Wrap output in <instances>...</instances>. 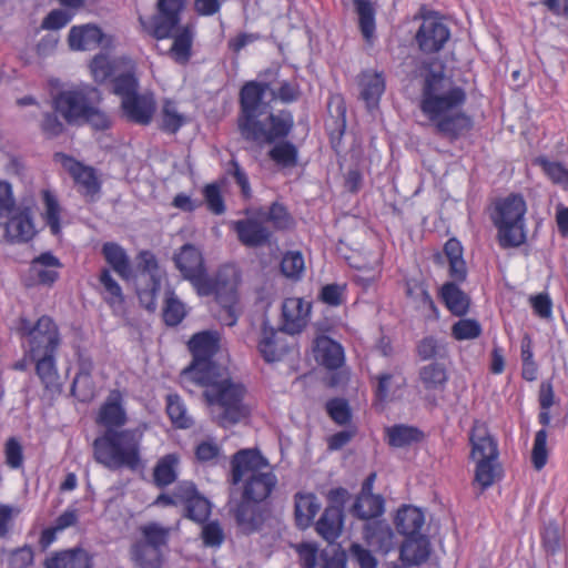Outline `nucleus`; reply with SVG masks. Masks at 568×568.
<instances>
[{
	"mask_svg": "<svg viewBox=\"0 0 568 568\" xmlns=\"http://www.w3.org/2000/svg\"><path fill=\"white\" fill-rule=\"evenodd\" d=\"M280 268L282 274L290 280H301L305 271L304 256L300 251L286 252L281 261Z\"/></svg>",
	"mask_w": 568,
	"mask_h": 568,
	"instance_id": "obj_50",
	"label": "nucleus"
},
{
	"mask_svg": "<svg viewBox=\"0 0 568 568\" xmlns=\"http://www.w3.org/2000/svg\"><path fill=\"white\" fill-rule=\"evenodd\" d=\"M429 541L424 535L406 537L400 546L399 558L407 566H415L426 561L429 557Z\"/></svg>",
	"mask_w": 568,
	"mask_h": 568,
	"instance_id": "obj_29",
	"label": "nucleus"
},
{
	"mask_svg": "<svg viewBox=\"0 0 568 568\" xmlns=\"http://www.w3.org/2000/svg\"><path fill=\"white\" fill-rule=\"evenodd\" d=\"M548 433L546 429H539L535 434L531 449V464L536 470H541L548 462L547 449Z\"/></svg>",
	"mask_w": 568,
	"mask_h": 568,
	"instance_id": "obj_54",
	"label": "nucleus"
},
{
	"mask_svg": "<svg viewBox=\"0 0 568 568\" xmlns=\"http://www.w3.org/2000/svg\"><path fill=\"white\" fill-rule=\"evenodd\" d=\"M99 282L103 287L102 298L113 311L124 304V294L120 284L112 277L109 268H102Z\"/></svg>",
	"mask_w": 568,
	"mask_h": 568,
	"instance_id": "obj_40",
	"label": "nucleus"
},
{
	"mask_svg": "<svg viewBox=\"0 0 568 568\" xmlns=\"http://www.w3.org/2000/svg\"><path fill=\"white\" fill-rule=\"evenodd\" d=\"M374 381L373 393L375 406H384L398 389H402L406 385V379L400 374L396 377L392 373H381L374 377Z\"/></svg>",
	"mask_w": 568,
	"mask_h": 568,
	"instance_id": "obj_33",
	"label": "nucleus"
},
{
	"mask_svg": "<svg viewBox=\"0 0 568 568\" xmlns=\"http://www.w3.org/2000/svg\"><path fill=\"white\" fill-rule=\"evenodd\" d=\"M181 506L184 509V517L199 524H204L211 515V503L202 496L195 484L184 480V489L181 490Z\"/></svg>",
	"mask_w": 568,
	"mask_h": 568,
	"instance_id": "obj_23",
	"label": "nucleus"
},
{
	"mask_svg": "<svg viewBox=\"0 0 568 568\" xmlns=\"http://www.w3.org/2000/svg\"><path fill=\"white\" fill-rule=\"evenodd\" d=\"M97 93L89 87L62 90L53 97L54 112L70 125L89 124L95 131H105L111 126V120L93 100L92 95Z\"/></svg>",
	"mask_w": 568,
	"mask_h": 568,
	"instance_id": "obj_8",
	"label": "nucleus"
},
{
	"mask_svg": "<svg viewBox=\"0 0 568 568\" xmlns=\"http://www.w3.org/2000/svg\"><path fill=\"white\" fill-rule=\"evenodd\" d=\"M313 353L315 361L329 371L339 368L345 361L342 345L325 335L315 338Z\"/></svg>",
	"mask_w": 568,
	"mask_h": 568,
	"instance_id": "obj_25",
	"label": "nucleus"
},
{
	"mask_svg": "<svg viewBox=\"0 0 568 568\" xmlns=\"http://www.w3.org/2000/svg\"><path fill=\"white\" fill-rule=\"evenodd\" d=\"M6 464L18 469L23 464V449L21 443L16 437H10L4 444Z\"/></svg>",
	"mask_w": 568,
	"mask_h": 568,
	"instance_id": "obj_58",
	"label": "nucleus"
},
{
	"mask_svg": "<svg viewBox=\"0 0 568 568\" xmlns=\"http://www.w3.org/2000/svg\"><path fill=\"white\" fill-rule=\"evenodd\" d=\"M405 296L413 305L415 311L422 313L427 320H437L439 317L438 307L433 300L428 284L423 277H406L404 280Z\"/></svg>",
	"mask_w": 568,
	"mask_h": 568,
	"instance_id": "obj_19",
	"label": "nucleus"
},
{
	"mask_svg": "<svg viewBox=\"0 0 568 568\" xmlns=\"http://www.w3.org/2000/svg\"><path fill=\"white\" fill-rule=\"evenodd\" d=\"M102 255L122 280H129L131 277L132 268L130 258L121 245L114 242H105L102 245Z\"/></svg>",
	"mask_w": 568,
	"mask_h": 568,
	"instance_id": "obj_35",
	"label": "nucleus"
},
{
	"mask_svg": "<svg viewBox=\"0 0 568 568\" xmlns=\"http://www.w3.org/2000/svg\"><path fill=\"white\" fill-rule=\"evenodd\" d=\"M180 456L170 453L160 457L153 468V483L159 488H165L174 484L179 476Z\"/></svg>",
	"mask_w": 568,
	"mask_h": 568,
	"instance_id": "obj_34",
	"label": "nucleus"
},
{
	"mask_svg": "<svg viewBox=\"0 0 568 568\" xmlns=\"http://www.w3.org/2000/svg\"><path fill=\"white\" fill-rule=\"evenodd\" d=\"M54 156L70 173L74 183L79 185V192L84 197L93 201L101 191V182L97 176L95 170L64 153H55Z\"/></svg>",
	"mask_w": 568,
	"mask_h": 568,
	"instance_id": "obj_17",
	"label": "nucleus"
},
{
	"mask_svg": "<svg viewBox=\"0 0 568 568\" xmlns=\"http://www.w3.org/2000/svg\"><path fill=\"white\" fill-rule=\"evenodd\" d=\"M221 446L212 438L199 442L194 447V455L200 464L217 460L221 455Z\"/></svg>",
	"mask_w": 568,
	"mask_h": 568,
	"instance_id": "obj_56",
	"label": "nucleus"
},
{
	"mask_svg": "<svg viewBox=\"0 0 568 568\" xmlns=\"http://www.w3.org/2000/svg\"><path fill=\"white\" fill-rule=\"evenodd\" d=\"M526 213L527 204L519 193L494 201L489 217L497 231L496 240L500 248H517L527 242Z\"/></svg>",
	"mask_w": 568,
	"mask_h": 568,
	"instance_id": "obj_10",
	"label": "nucleus"
},
{
	"mask_svg": "<svg viewBox=\"0 0 568 568\" xmlns=\"http://www.w3.org/2000/svg\"><path fill=\"white\" fill-rule=\"evenodd\" d=\"M321 508L313 493H297L294 497V517L297 528H308Z\"/></svg>",
	"mask_w": 568,
	"mask_h": 568,
	"instance_id": "obj_30",
	"label": "nucleus"
},
{
	"mask_svg": "<svg viewBox=\"0 0 568 568\" xmlns=\"http://www.w3.org/2000/svg\"><path fill=\"white\" fill-rule=\"evenodd\" d=\"M302 568H316L318 548L312 542H302L295 547Z\"/></svg>",
	"mask_w": 568,
	"mask_h": 568,
	"instance_id": "obj_62",
	"label": "nucleus"
},
{
	"mask_svg": "<svg viewBox=\"0 0 568 568\" xmlns=\"http://www.w3.org/2000/svg\"><path fill=\"white\" fill-rule=\"evenodd\" d=\"M185 316V305L176 297L172 290H168L162 312L163 322L168 326H178Z\"/></svg>",
	"mask_w": 568,
	"mask_h": 568,
	"instance_id": "obj_47",
	"label": "nucleus"
},
{
	"mask_svg": "<svg viewBox=\"0 0 568 568\" xmlns=\"http://www.w3.org/2000/svg\"><path fill=\"white\" fill-rule=\"evenodd\" d=\"M16 331L22 339L27 341L26 359L36 361V324L26 317H20Z\"/></svg>",
	"mask_w": 568,
	"mask_h": 568,
	"instance_id": "obj_55",
	"label": "nucleus"
},
{
	"mask_svg": "<svg viewBox=\"0 0 568 568\" xmlns=\"http://www.w3.org/2000/svg\"><path fill=\"white\" fill-rule=\"evenodd\" d=\"M311 304L301 297H287L282 305V331L291 335L301 333L307 325Z\"/></svg>",
	"mask_w": 568,
	"mask_h": 568,
	"instance_id": "obj_22",
	"label": "nucleus"
},
{
	"mask_svg": "<svg viewBox=\"0 0 568 568\" xmlns=\"http://www.w3.org/2000/svg\"><path fill=\"white\" fill-rule=\"evenodd\" d=\"M325 410L329 418L338 426L352 424V408L345 398L334 397L326 402Z\"/></svg>",
	"mask_w": 568,
	"mask_h": 568,
	"instance_id": "obj_48",
	"label": "nucleus"
},
{
	"mask_svg": "<svg viewBox=\"0 0 568 568\" xmlns=\"http://www.w3.org/2000/svg\"><path fill=\"white\" fill-rule=\"evenodd\" d=\"M175 267L201 296L214 295L220 305L216 318L222 325L234 326L241 314L237 287L241 274L233 264L219 267L214 276L207 274L202 252L193 244L182 245L173 256Z\"/></svg>",
	"mask_w": 568,
	"mask_h": 568,
	"instance_id": "obj_3",
	"label": "nucleus"
},
{
	"mask_svg": "<svg viewBox=\"0 0 568 568\" xmlns=\"http://www.w3.org/2000/svg\"><path fill=\"white\" fill-rule=\"evenodd\" d=\"M123 116L131 123L149 125L156 110V101L151 92H136L120 102Z\"/></svg>",
	"mask_w": 568,
	"mask_h": 568,
	"instance_id": "obj_20",
	"label": "nucleus"
},
{
	"mask_svg": "<svg viewBox=\"0 0 568 568\" xmlns=\"http://www.w3.org/2000/svg\"><path fill=\"white\" fill-rule=\"evenodd\" d=\"M443 257L448 264L449 281L440 286L438 297L452 315L463 317L469 312L470 297L459 286L468 275L460 241L456 237L448 239L444 244L443 254L437 253L435 261L442 263Z\"/></svg>",
	"mask_w": 568,
	"mask_h": 568,
	"instance_id": "obj_9",
	"label": "nucleus"
},
{
	"mask_svg": "<svg viewBox=\"0 0 568 568\" xmlns=\"http://www.w3.org/2000/svg\"><path fill=\"white\" fill-rule=\"evenodd\" d=\"M264 207L246 209L245 219L231 222V230L242 245L255 248L271 243L273 234L262 219Z\"/></svg>",
	"mask_w": 568,
	"mask_h": 568,
	"instance_id": "obj_14",
	"label": "nucleus"
},
{
	"mask_svg": "<svg viewBox=\"0 0 568 568\" xmlns=\"http://www.w3.org/2000/svg\"><path fill=\"white\" fill-rule=\"evenodd\" d=\"M347 495L348 491L343 487L331 489L328 499L339 505L327 506L316 523L317 534L328 542L335 541L342 532L344 525L343 504Z\"/></svg>",
	"mask_w": 568,
	"mask_h": 568,
	"instance_id": "obj_16",
	"label": "nucleus"
},
{
	"mask_svg": "<svg viewBox=\"0 0 568 568\" xmlns=\"http://www.w3.org/2000/svg\"><path fill=\"white\" fill-rule=\"evenodd\" d=\"M91 73L99 83L105 82L113 74V65L109 58L103 54L95 55L90 63Z\"/></svg>",
	"mask_w": 568,
	"mask_h": 568,
	"instance_id": "obj_57",
	"label": "nucleus"
},
{
	"mask_svg": "<svg viewBox=\"0 0 568 568\" xmlns=\"http://www.w3.org/2000/svg\"><path fill=\"white\" fill-rule=\"evenodd\" d=\"M469 444L471 447L470 457L476 460L473 484L479 486V494H483L495 484L498 475V445L490 435L487 425L478 419L473 423Z\"/></svg>",
	"mask_w": 568,
	"mask_h": 568,
	"instance_id": "obj_11",
	"label": "nucleus"
},
{
	"mask_svg": "<svg viewBox=\"0 0 568 568\" xmlns=\"http://www.w3.org/2000/svg\"><path fill=\"white\" fill-rule=\"evenodd\" d=\"M128 419L123 394L119 389L110 390L98 410L95 423L104 430L124 429Z\"/></svg>",
	"mask_w": 568,
	"mask_h": 568,
	"instance_id": "obj_21",
	"label": "nucleus"
},
{
	"mask_svg": "<svg viewBox=\"0 0 568 568\" xmlns=\"http://www.w3.org/2000/svg\"><path fill=\"white\" fill-rule=\"evenodd\" d=\"M41 199L43 205L41 217L44 224L50 229L52 235H61V217L63 207L58 199V195L51 190H42Z\"/></svg>",
	"mask_w": 568,
	"mask_h": 568,
	"instance_id": "obj_31",
	"label": "nucleus"
},
{
	"mask_svg": "<svg viewBox=\"0 0 568 568\" xmlns=\"http://www.w3.org/2000/svg\"><path fill=\"white\" fill-rule=\"evenodd\" d=\"M385 433L387 444L396 448L410 446L422 442L424 438V434L419 428L404 424L386 427Z\"/></svg>",
	"mask_w": 568,
	"mask_h": 568,
	"instance_id": "obj_36",
	"label": "nucleus"
},
{
	"mask_svg": "<svg viewBox=\"0 0 568 568\" xmlns=\"http://www.w3.org/2000/svg\"><path fill=\"white\" fill-rule=\"evenodd\" d=\"M112 92L120 98V101L139 92V79L134 71H126L115 75L112 81Z\"/></svg>",
	"mask_w": 568,
	"mask_h": 568,
	"instance_id": "obj_49",
	"label": "nucleus"
},
{
	"mask_svg": "<svg viewBox=\"0 0 568 568\" xmlns=\"http://www.w3.org/2000/svg\"><path fill=\"white\" fill-rule=\"evenodd\" d=\"M481 333V325L475 318H460L452 326V336L456 341L476 339Z\"/></svg>",
	"mask_w": 568,
	"mask_h": 568,
	"instance_id": "obj_53",
	"label": "nucleus"
},
{
	"mask_svg": "<svg viewBox=\"0 0 568 568\" xmlns=\"http://www.w3.org/2000/svg\"><path fill=\"white\" fill-rule=\"evenodd\" d=\"M541 542L547 552L556 554L560 548V529L556 521H549L541 531Z\"/></svg>",
	"mask_w": 568,
	"mask_h": 568,
	"instance_id": "obj_59",
	"label": "nucleus"
},
{
	"mask_svg": "<svg viewBox=\"0 0 568 568\" xmlns=\"http://www.w3.org/2000/svg\"><path fill=\"white\" fill-rule=\"evenodd\" d=\"M268 82L246 81L239 93L237 130L247 142L273 144L287 139L294 129V116L288 110L273 112L264 95Z\"/></svg>",
	"mask_w": 568,
	"mask_h": 568,
	"instance_id": "obj_5",
	"label": "nucleus"
},
{
	"mask_svg": "<svg viewBox=\"0 0 568 568\" xmlns=\"http://www.w3.org/2000/svg\"><path fill=\"white\" fill-rule=\"evenodd\" d=\"M166 414L175 428L187 429L193 425V419L189 416L186 407L176 394L166 396Z\"/></svg>",
	"mask_w": 568,
	"mask_h": 568,
	"instance_id": "obj_46",
	"label": "nucleus"
},
{
	"mask_svg": "<svg viewBox=\"0 0 568 568\" xmlns=\"http://www.w3.org/2000/svg\"><path fill=\"white\" fill-rule=\"evenodd\" d=\"M419 379L427 390L443 389L448 381L447 369L443 364L430 363L419 369Z\"/></svg>",
	"mask_w": 568,
	"mask_h": 568,
	"instance_id": "obj_45",
	"label": "nucleus"
},
{
	"mask_svg": "<svg viewBox=\"0 0 568 568\" xmlns=\"http://www.w3.org/2000/svg\"><path fill=\"white\" fill-rule=\"evenodd\" d=\"M359 98L368 110L376 109L386 89V80L383 72L366 69L357 75Z\"/></svg>",
	"mask_w": 568,
	"mask_h": 568,
	"instance_id": "obj_24",
	"label": "nucleus"
},
{
	"mask_svg": "<svg viewBox=\"0 0 568 568\" xmlns=\"http://www.w3.org/2000/svg\"><path fill=\"white\" fill-rule=\"evenodd\" d=\"M202 195L207 210L215 214L222 215L226 211L225 201L222 194V186L217 182L207 183L202 189Z\"/></svg>",
	"mask_w": 568,
	"mask_h": 568,
	"instance_id": "obj_52",
	"label": "nucleus"
},
{
	"mask_svg": "<svg viewBox=\"0 0 568 568\" xmlns=\"http://www.w3.org/2000/svg\"><path fill=\"white\" fill-rule=\"evenodd\" d=\"M257 348L267 363L280 361L288 351L287 344L282 342L278 333L273 329L264 333Z\"/></svg>",
	"mask_w": 568,
	"mask_h": 568,
	"instance_id": "obj_42",
	"label": "nucleus"
},
{
	"mask_svg": "<svg viewBox=\"0 0 568 568\" xmlns=\"http://www.w3.org/2000/svg\"><path fill=\"white\" fill-rule=\"evenodd\" d=\"M73 18V13L63 9H54L42 20L41 28L45 30H60L65 27Z\"/></svg>",
	"mask_w": 568,
	"mask_h": 568,
	"instance_id": "obj_60",
	"label": "nucleus"
},
{
	"mask_svg": "<svg viewBox=\"0 0 568 568\" xmlns=\"http://www.w3.org/2000/svg\"><path fill=\"white\" fill-rule=\"evenodd\" d=\"M201 536L203 544L207 547H220L224 541V532L217 521H205Z\"/></svg>",
	"mask_w": 568,
	"mask_h": 568,
	"instance_id": "obj_61",
	"label": "nucleus"
},
{
	"mask_svg": "<svg viewBox=\"0 0 568 568\" xmlns=\"http://www.w3.org/2000/svg\"><path fill=\"white\" fill-rule=\"evenodd\" d=\"M6 234L17 242H27L36 234L33 221L31 217V210L24 207L23 210H14V212L7 216Z\"/></svg>",
	"mask_w": 568,
	"mask_h": 568,
	"instance_id": "obj_27",
	"label": "nucleus"
},
{
	"mask_svg": "<svg viewBox=\"0 0 568 568\" xmlns=\"http://www.w3.org/2000/svg\"><path fill=\"white\" fill-rule=\"evenodd\" d=\"M143 430L140 428L105 429L92 444L98 464L110 470L132 471L142 466Z\"/></svg>",
	"mask_w": 568,
	"mask_h": 568,
	"instance_id": "obj_7",
	"label": "nucleus"
},
{
	"mask_svg": "<svg viewBox=\"0 0 568 568\" xmlns=\"http://www.w3.org/2000/svg\"><path fill=\"white\" fill-rule=\"evenodd\" d=\"M44 566L45 568H91L92 559L87 550L77 547L52 554Z\"/></svg>",
	"mask_w": 568,
	"mask_h": 568,
	"instance_id": "obj_28",
	"label": "nucleus"
},
{
	"mask_svg": "<svg viewBox=\"0 0 568 568\" xmlns=\"http://www.w3.org/2000/svg\"><path fill=\"white\" fill-rule=\"evenodd\" d=\"M349 552L361 568H377V560L372 551L359 544H353Z\"/></svg>",
	"mask_w": 568,
	"mask_h": 568,
	"instance_id": "obj_64",
	"label": "nucleus"
},
{
	"mask_svg": "<svg viewBox=\"0 0 568 568\" xmlns=\"http://www.w3.org/2000/svg\"><path fill=\"white\" fill-rule=\"evenodd\" d=\"M103 37L104 34L101 28L92 23H87L73 26L69 31L68 42L72 50L90 51L101 44Z\"/></svg>",
	"mask_w": 568,
	"mask_h": 568,
	"instance_id": "obj_26",
	"label": "nucleus"
},
{
	"mask_svg": "<svg viewBox=\"0 0 568 568\" xmlns=\"http://www.w3.org/2000/svg\"><path fill=\"white\" fill-rule=\"evenodd\" d=\"M384 504L381 495H357L351 511L358 519L369 520L383 515Z\"/></svg>",
	"mask_w": 568,
	"mask_h": 568,
	"instance_id": "obj_37",
	"label": "nucleus"
},
{
	"mask_svg": "<svg viewBox=\"0 0 568 568\" xmlns=\"http://www.w3.org/2000/svg\"><path fill=\"white\" fill-rule=\"evenodd\" d=\"M141 538L130 547V558L136 568H161L163 565V550L169 545L170 527L158 523H148L140 528Z\"/></svg>",
	"mask_w": 568,
	"mask_h": 568,
	"instance_id": "obj_12",
	"label": "nucleus"
},
{
	"mask_svg": "<svg viewBox=\"0 0 568 568\" xmlns=\"http://www.w3.org/2000/svg\"><path fill=\"white\" fill-rule=\"evenodd\" d=\"M356 13L358 16V27L366 42L371 43L375 37L376 11L369 0H354Z\"/></svg>",
	"mask_w": 568,
	"mask_h": 568,
	"instance_id": "obj_39",
	"label": "nucleus"
},
{
	"mask_svg": "<svg viewBox=\"0 0 568 568\" xmlns=\"http://www.w3.org/2000/svg\"><path fill=\"white\" fill-rule=\"evenodd\" d=\"M422 68L426 72L419 109L440 135L456 141L474 126L473 118L463 111L467 101L466 90L448 80L443 69L433 70L429 62Z\"/></svg>",
	"mask_w": 568,
	"mask_h": 568,
	"instance_id": "obj_4",
	"label": "nucleus"
},
{
	"mask_svg": "<svg viewBox=\"0 0 568 568\" xmlns=\"http://www.w3.org/2000/svg\"><path fill=\"white\" fill-rule=\"evenodd\" d=\"M346 427V429L337 432L327 438V446L329 450L342 449L357 435L358 427L356 425H349Z\"/></svg>",
	"mask_w": 568,
	"mask_h": 568,
	"instance_id": "obj_63",
	"label": "nucleus"
},
{
	"mask_svg": "<svg viewBox=\"0 0 568 568\" xmlns=\"http://www.w3.org/2000/svg\"><path fill=\"white\" fill-rule=\"evenodd\" d=\"M415 39L423 53H437L450 39V30L439 18L426 17L419 26Z\"/></svg>",
	"mask_w": 568,
	"mask_h": 568,
	"instance_id": "obj_18",
	"label": "nucleus"
},
{
	"mask_svg": "<svg viewBox=\"0 0 568 568\" xmlns=\"http://www.w3.org/2000/svg\"><path fill=\"white\" fill-rule=\"evenodd\" d=\"M268 151V158L281 168H294L298 162L297 146L286 139L280 140Z\"/></svg>",
	"mask_w": 568,
	"mask_h": 568,
	"instance_id": "obj_41",
	"label": "nucleus"
},
{
	"mask_svg": "<svg viewBox=\"0 0 568 568\" xmlns=\"http://www.w3.org/2000/svg\"><path fill=\"white\" fill-rule=\"evenodd\" d=\"M230 466V483L241 493V499L233 509L234 519L244 534H252L263 524L258 506L270 499L278 480L258 448L237 450L232 455Z\"/></svg>",
	"mask_w": 568,
	"mask_h": 568,
	"instance_id": "obj_2",
	"label": "nucleus"
},
{
	"mask_svg": "<svg viewBox=\"0 0 568 568\" xmlns=\"http://www.w3.org/2000/svg\"><path fill=\"white\" fill-rule=\"evenodd\" d=\"M534 164L541 168L545 175L558 185L568 186V168L557 161H549L546 156H538Z\"/></svg>",
	"mask_w": 568,
	"mask_h": 568,
	"instance_id": "obj_51",
	"label": "nucleus"
},
{
	"mask_svg": "<svg viewBox=\"0 0 568 568\" xmlns=\"http://www.w3.org/2000/svg\"><path fill=\"white\" fill-rule=\"evenodd\" d=\"M187 0H158L156 11L151 17H139L142 31L155 40L172 39L169 55L179 64L185 65L192 57L195 26H181V16Z\"/></svg>",
	"mask_w": 568,
	"mask_h": 568,
	"instance_id": "obj_6",
	"label": "nucleus"
},
{
	"mask_svg": "<svg viewBox=\"0 0 568 568\" xmlns=\"http://www.w3.org/2000/svg\"><path fill=\"white\" fill-rule=\"evenodd\" d=\"M138 258L141 273L149 275L145 284L138 288V298L142 307L153 312L158 305V296L161 291L163 275L159 262L151 251H141Z\"/></svg>",
	"mask_w": 568,
	"mask_h": 568,
	"instance_id": "obj_15",
	"label": "nucleus"
},
{
	"mask_svg": "<svg viewBox=\"0 0 568 568\" xmlns=\"http://www.w3.org/2000/svg\"><path fill=\"white\" fill-rule=\"evenodd\" d=\"M220 348V337L215 332L204 331L194 334L189 341L192 363L181 374L182 384L203 387V397L215 423L229 428L250 415L244 403L246 388L231 378L220 379V367L213 357Z\"/></svg>",
	"mask_w": 568,
	"mask_h": 568,
	"instance_id": "obj_1",
	"label": "nucleus"
},
{
	"mask_svg": "<svg viewBox=\"0 0 568 568\" xmlns=\"http://www.w3.org/2000/svg\"><path fill=\"white\" fill-rule=\"evenodd\" d=\"M186 122V116L178 111L174 101L164 100L160 113L159 129L168 134H176Z\"/></svg>",
	"mask_w": 568,
	"mask_h": 568,
	"instance_id": "obj_43",
	"label": "nucleus"
},
{
	"mask_svg": "<svg viewBox=\"0 0 568 568\" xmlns=\"http://www.w3.org/2000/svg\"><path fill=\"white\" fill-rule=\"evenodd\" d=\"M61 344L59 328L49 316L38 318V377L47 389L59 387L55 354Z\"/></svg>",
	"mask_w": 568,
	"mask_h": 568,
	"instance_id": "obj_13",
	"label": "nucleus"
},
{
	"mask_svg": "<svg viewBox=\"0 0 568 568\" xmlns=\"http://www.w3.org/2000/svg\"><path fill=\"white\" fill-rule=\"evenodd\" d=\"M264 223H270L275 231H287L294 227L295 221L287 207L277 201L273 202L262 215Z\"/></svg>",
	"mask_w": 568,
	"mask_h": 568,
	"instance_id": "obj_44",
	"label": "nucleus"
},
{
	"mask_svg": "<svg viewBox=\"0 0 568 568\" xmlns=\"http://www.w3.org/2000/svg\"><path fill=\"white\" fill-rule=\"evenodd\" d=\"M423 511L414 506L405 505L397 510L395 526L397 531L405 537L419 535L424 526Z\"/></svg>",
	"mask_w": 568,
	"mask_h": 568,
	"instance_id": "obj_32",
	"label": "nucleus"
},
{
	"mask_svg": "<svg viewBox=\"0 0 568 568\" xmlns=\"http://www.w3.org/2000/svg\"><path fill=\"white\" fill-rule=\"evenodd\" d=\"M63 264L51 252L38 255V285H53L59 276Z\"/></svg>",
	"mask_w": 568,
	"mask_h": 568,
	"instance_id": "obj_38",
	"label": "nucleus"
}]
</instances>
